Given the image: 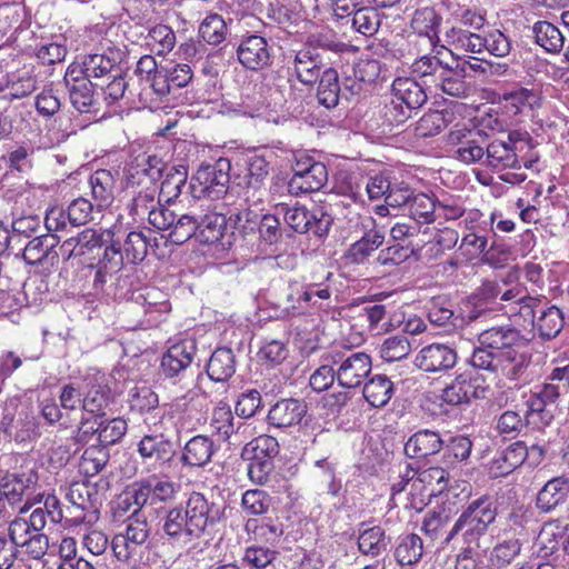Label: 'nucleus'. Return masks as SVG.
I'll list each match as a JSON object with an SVG mask.
<instances>
[{
    "label": "nucleus",
    "mask_w": 569,
    "mask_h": 569,
    "mask_svg": "<svg viewBox=\"0 0 569 569\" xmlns=\"http://www.w3.org/2000/svg\"><path fill=\"white\" fill-rule=\"evenodd\" d=\"M385 241V236L379 230L366 232L361 239L353 242L347 251V258L353 263H363Z\"/></svg>",
    "instance_id": "nucleus-47"
},
{
    "label": "nucleus",
    "mask_w": 569,
    "mask_h": 569,
    "mask_svg": "<svg viewBox=\"0 0 569 569\" xmlns=\"http://www.w3.org/2000/svg\"><path fill=\"white\" fill-rule=\"evenodd\" d=\"M333 358L328 361L336 365L338 383L343 388H357L362 385L372 369L371 357L363 351L332 349Z\"/></svg>",
    "instance_id": "nucleus-7"
},
{
    "label": "nucleus",
    "mask_w": 569,
    "mask_h": 569,
    "mask_svg": "<svg viewBox=\"0 0 569 569\" xmlns=\"http://www.w3.org/2000/svg\"><path fill=\"white\" fill-rule=\"evenodd\" d=\"M453 113L448 110H429L415 124V136L428 138L439 134L451 122Z\"/></svg>",
    "instance_id": "nucleus-43"
},
{
    "label": "nucleus",
    "mask_w": 569,
    "mask_h": 569,
    "mask_svg": "<svg viewBox=\"0 0 569 569\" xmlns=\"http://www.w3.org/2000/svg\"><path fill=\"white\" fill-rule=\"evenodd\" d=\"M478 343L492 350L498 359L506 357L507 351H515L526 346V339L516 328L509 326L492 327L478 335Z\"/></svg>",
    "instance_id": "nucleus-16"
},
{
    "label": "nucleus",
    "mask_w": 569,
    "mask_h": 569,
    "mask_svg": "<svg viewBox=\"0 0 569 569\" xmlns=\"http://www.w3.org/2000/svg\"><path fill=\"white\" fill-rule=\"evenodd\" d=\"M274 209L288 227L298 233L311 232L321 238L329 232L331 217L321 210L309 211L298 203L290 206L283 202L277 203Z\"/></svg>",
    "instance_id": "nucleus-9"
},
{
    "label": "nucleus",
    "mask_w": 569,
    "mask_h": 569,
    "mask_svg": "<svg viewBox=\"0 0 569 569\" xmlns=\"http://www.w3.org/2000/svg\"><path fill=\"white\" fill-rule=\"evenodd\" d=\"M236 372V358L231 349H216L207 365L209 378L217 382L228 381Z\"/></svg>",
    "instance_id": "nucleus-36"
},
{
    "label": "nucleus",
    "mask_w": 569,
    "mask_h": 569,
    "mask_svg": "<svg viewBox=\"0 0 569 569\" xmlns=\"http://www.w3.org/2000/svg\"><path fill=\"white\" fill-rule=\"evenodd\" d=\"M247 188L244 192V201L259 204L262 202L264 194V180L269 174V162L263 156L251 154L247 159Z\"/></svg>",
    "instance_id": "nucleus-20"
},
{
    "label": "nucleus",
    "mask_w": 569,
    "mask_h": 569,
    "mask_svg": "<svg viewBox=\"0 0 569 569\" xmlns=\"http://www.w3.org/2000/svg\"><path fill=\"white\" fill-rule=\"evenodd\" d=\"M416 78H397L392 96L411 110L421 108L428 100L427 91H441L453 98L469 97L472 88L465 81V68L451 67L436 56H422L411 64Z\"/></svg>",
    "instance_id": "nucleus-1"
},
{
    "label": "nucleus",
    "mask_w": 569,
    "mask_h": 569,
    "mask_svg": "<svg viewBox=\"0 0 569 569\" xmlns=\"http://www.w3.org/2000/svg\"><path fill=\"white\" fill-rule=\"evenodd\" d=\"M217 447L207 436H194L182 448L180 462L189 468H202L211 462Z\"/></svg>",
    "instance_id": "nucleus-22"
},
{
    "label": "nucleus",
    "mask_w": 569,
    "mask_h": 569,
    "mask_svg": "<svg viewBox=\"0 0 569 569\" xmlns=\"http://www.w3.org/2000/svg\"><path fill=\"white\" fill-rule=\"evenodd\" d=\"M150 528L144 519L129 518L124 530L117 533L111 542L112 551L119 561L138 563L149 551Z\"/></svg>",
    "instance_id": "nucleus-5"
},
{
    "label": "nucleus",
    "mask_w": 569,
    "mask_h": 569,
    "mask_svg": "<svg viewBox=\"0 0 569 569\" xmlns=\"http://www.w3.org/2000/svg\"><path fill=\"white\" fill-rule=\"evenodd\" d=\"M479 378L470 371L457 375L442 389L441 399L450 406L469 403L472 399L486 397V388L479 383Z\"/></svg>",
    "instance_id": "nucleus-14"
},
{
    "label": "nucleus",
    "mask_w": 569,
    "mask_h": 569,
    "mask_svg": "<svg viewBox=\"0 0 569 569\" xmlns=\"http://www.w3.org/2000/svg\"><path fill=\"white\" fill-rule=\"evenodd\" d=\"M333 358V350H329L321 356L320 367L310 377V387L318 392L327 390L333 381H338L336 365L328 360Z\"/></svg>",
    "instance_id": "nucleus-54"
},
{
    "label": "nucleus",
    "mask_w": 569,
    "mask_h": 569,
    "mask_svg": "<svg viewBox=\"0 0 569 569\" xmlns=\"http://www.w3.org/2000/svg\"><path fill=\"white\" fill-rule=\"evenodd\" d=\"M188 179V169L183 164L172 166L166 172L164 179L158 188V193L161 194L167 202L176 200L182 188L186 186Z\"/></svg>",
    "instance_id": "nucleus-50"
},
{
    "label": "nucleus",
    "mask_w": 569,
    "mask_h": 569,
    "mask_svg": "<svg viewBox=\"0 0 569 569\" xmlns=\"http://www.w3.org/2000/svg\"><path fill=\"white\" fill-rule=\"evenodd\" d=\"M569 495V478L555 477L548 480L537 495V508L542 512H549L565 502Z\"/></svg>",
    "instance_id": "nucleus-28"
},
{
    "label": "nucleus",
    "mask_w": 569,
    "mask_h": 569,
    "mask_svg": "<svg viewBox=\"0 0 569 569\" xmlns=\"http://www.w3.org/2000/svg\"><path fill=\"white\" fill-rule=\"evenodd\" d=\"M210 427L222 440H229L232 436H238L248 428L243 422L234 421L231 407L224 401H219L213 407L210 416Z\"/></svg>",
    "instance_id": "nucleus-26"
},
{
    "label": "nucleus",
    "mask_w": 569,
    "mask_h": 569,
    "mask_svg": "<svg viewBox=\"0 0 569 569\" xmlns=\"http://www.w3.org/2000/svg\"><path fill=\"white\" fill-rule=\"evenodd\" d=\"M539 337L545 340L556 338L563 328L562 311L556 306H551L543 310L538 317L535 326Z\"/></svg>",
    "instance_id": "nucleus-51"
},
{
    "label": "nucleus",
    "mask_w": 569,
    "mask_h": 569,
    "mask_svg": "<svg viewBox=\"0 0 569 569\" xmlns=\"http://www.w3.org/2000/svg\"><path fill=\"white\" fill-rule=\"evenodd\" d=\"M150 224L160 231H168L166 239L172 244H183L197 233L198 219L189 213H178L166 207L154 211Z\"/></svg>",
    "instance_id": "nucleus-10"
},
{
    "label": "nucleus",
    "mask_w": 569,
    "mask_h": 569,
    "mask_svg": "<svg viewBox=\"0 0 569 569\" xmlns=\"http://www.w3.org/2000/svg\"><path fill=\"white\" fill-rule=\"evenodd\" d=\"M445 446L439 432L421 429L415 432L405 443V453L411 459H422L438 453Z\"/></svg>",
    "instance_id": "nucleus-23"
},
{
    "label": "nucleus",
    "mask_w": 569,
    "mask_h": 569,
    "mask_svg": "<svg viewBox=\"0 0 569 569\" xmlns=\"http://www.w3.org/2000/svg\"><path fill=\"white\" fill-rule=\"evenodd\" d=\"M149 248H152V243L143 232L131 231L126 236L121 250L126 262L136 264L146 258Z\"/></svg>",
    "instance_id": "nucleus-53"
},
{
    "label": "nucleus",
    "mask_w": 569,
    "mask_h": 569,
    "mask_svg": "<svg viewBox=\"0 0 569 569\" xmlns=\"http://www.w3.org/2000/svg\"><path fill=\"white\" fill-rule=\"evenodd\" d=\"M284 299L286 310L290 315L312 313L329 307L331 290L327 286L293 279L288 282Z\"/></svg>",
    "instance_id": "nucleus-6"
},
{
    "label": "nucleus",
    "mask_w": 569,
    "mask_h": 569,
    "mask_svg": "<svg viewBox=\"0 0 569 569\" xmlns=\"http://www.w3.org/2000/svg\"><path fill=\"white\" fill-rule=\"evenodd\" d=\"M176 495L177 485L168 478L156 475L136 481L131 488V497L138 509L170 502Z\"/></svg>",
    "instance_id": "nucleus-12"
},
{
    "label": "nucleus",
    "mask_w": 569,
    "mask_h": 569,
    "mask_svg": "<svg viewBox=\"0 0 569 569\" xmlns=\"http://www.w3.org/2000/svg\"><path fill=\"white\" fill-rule=\"evenodd\" d=\"M229 223L222 213L211 212L198 220L199 229L197 230L198 240L201 243H214L222 239L224 230Z\"/></svg>",
    "instance_id": "nucleus-46"
},
{
    "label": "nucleus",
    "mask_w": 569,
    "mask_h": 569,
    "mask_svg": "<svg viewBox=\"0 0 569 569\" xmlns=\"http://www.w3.org/2000/svg\"><path fill=\"white\" fill-rule=\"evenodd\" d=\"M230 161L224 158L218 159L213 164L200 166L191 180L196 196L211 200L226 196L230 183Z\"/></svg>",
    "instance_id": "nucleus-8"
},
{
    "label": "nucleus",
    "mask_w": 569,
    "mask_h": 569,
    "mask_svg": "<svg viewBox=\"0 0 569 569\" xmlns=\"http://www.w3.org/2000/svg\"><path fill=\"white\" fill-rule=\"evenodd\" d=\"M423 556V542L420 536L409 533L402 536L395 550V558L401 567L416 566Z\"/></svg>",
    "instance_id": "nucleus-45"
},
{
    "label": "nucleus",
    "mask_w": 569,
    "mask_h": 569,
    "mask_svg": "<svg viewBox=\"0 0 569 569\" xmlns=\"http://www.w3.org/2000/svg\"><path fill=\"white\" fill-rule=\"evenodd\" d=\"M120 61V51L108 48L102 53H92L84 57L82 63H77L88 78H102L109 74Z\"/></svg>",
    "instance_id": "nucleus-31"
},
{
    "label": "nucleus",
    "mask_w": 569,
    "mask_h": 569,
    "mask_svg": "<svg viewBox=\"0 0 569 569\" xmlns=\"http://www.w3.org/2000/svg\"><path fill=\"white\" fill-rule=\"evenodd\" d=\"M291 63L293 74L306 86H313L327 69L320 53L310 47L296 51Z\"/></svg>",
    "instance_id": "nucleus-19"
},
{
    "label": "nucleus",
    "mask_w": 569,
    "mask_h": 569,
    "mask_svg": "<svg viewBox=\"0 0 569 569\" xmlns=\"http://www.w3.org/2000/svg\"><path fill=\"white\" fill-rule=\"evenodd\" d=\"M279 453V443L274 437L261 435L249 441L243 450L242 457H254L273 461Z\"/></svg>",
    "instance_id": "nucleus-58"
},
{
    "label": "nucleus",
    "mask_w": 569,
    "mask_h": 569,
    "mask_svg": "<svg viewBox=\"0 0 569 569\" xmlns=\"http://www.w3.org/2000/svg\"><path fill=\"white\" fill-rule=\"evenodd\" d=\"M560 396L559 386L553 383H545L528 400V411L526 419L528 423L536 422L535 415L541 412L552 419V413L546 409L547 405L555 403Z\"/></svg>",
    "instance_id": "nucleus-44"
},
{
    "label": "nucleus",
    "mask_w": 569,
    "mask_h": 569,
    "mask_svg": "<svg viewBox=\"0 0 569 569\" xmlns=\"http://www.w3.org/2000/svg\"><path fill=\"white\" fill-rule=\"evenodd\" d=\"M442 48L461 50L469 53L482 52V34L462 27L452 26L445 31Z\"/></svg>",
    "instance_id": "nucleus-32"
},
{
    "label": "nucleus",
    "mask_w": 569,
    "mask_h": 569,
    "mask_svg": "<svg viewBox=\"0 0 569 569\" xmlns=\"http://www.w3.org/2000/svg\"><path fill=\"white\" fill-rule=\"evenodd\" d=\"M532 33L536 43L548 52H559L563 47V36L556 26L548 21L536 22L532 27Z\"/></svg>",
    "instance_id": "nucleus-49"
},
{
    "label": "nucleus",
    "mask_w": 569,
    "mask_h": 569,
    "mask_svg": "<svg viewBox=\"0 0 569 569\" xmlns=\"http://www.w3.org/2000/svg\"><path fill=\"white\" fill-rule=\"evenodd\" d=\"M370 331L381 335L396 328V312L392 305L369 303L362 308Z\"/></svg>",
    "instance_id": "nucleus-34"
},
{
    "label": "nucleus",
    "mask_w": 569,
    "mask_h": 569,
    "mask_svg": "<svg viewBox=\"0 0 569 569\" xmlns=\"http://www.w3.org/2000/svg\"><path fill=\"white\" fill-rule=\"evenodd\" d=\"M71 104L79 112H90L97 103L93 84L90 78L83 76L82 69L77 63H71L63 77Z\"/></svg>",
    "instance_id": "nucleus-13"
},
{
    "label": "nucleus",
    "mask_w": 569,
    "mask_h": 569,
    "mask_svg": "<svg viewBox=\"0 0 569 569\" xmlns=\"http://www.w3.org/2000/svg\"><path fill=\"white\" fill-rule=\"evenodd\" d=\"M395 392L392 381L385 375H376L363 386V397L375 408L385 407Z\"/></svg>",
    "instance_id": "nucleus-42"
},
{
    "label": "nucleus",
    "mask_w": 569,
    "mask_h": 569,
    "mask_svg": "<svg viewBox=\"0 0 569 569\" xmlns=\"http://www.w3.org/2000/svg\"><path fill=\"white\" fill-rule=\"evenodd\" d=\"M132 194L131 202L129 203V213L133 220H143L147 216L150 223V217L154 211L164 209L166 206L160 204L157 199L158 188H127Z\"/></svg>",
    "instance_id": "nucleus-27"
},
{
    "label": "nucleus",
    "mask_w": 569,
    "mask_h": 569,
    "mask_svg": "<svg viewBox=\"0 0 569 569\" xmlns=\"http://www.w3.org/2000/svg\"><path fill=\"white\" fill-rule=\"evenodd\" d=\"M303 400L287 398L277 401L268 412V421L276 428H290L301 422L307 413Z\"/></svg>",
    "instance_id": "nucleus-21"
},
{
    "label": "nucleus",
    "mask_w": 569,
    "mask_h": 569,
    "mask_svg": "<svg viewBox=\"0 0 569 569\" xmlns=\"http://www.w3.org/2000/svg\"><path fill=\"white\" fill-rule=\"evenodd\" d=\"M485 166L496 170L519 169L520 160L516 146L500 139L487 141Z\"/></svg>",
    "instance_id": "nucleus-25"
},
{
    "label": "nucleus",
    "mask_w": 569,
    "mask_h": 569,
    "mask_svg": "<svg viewBox=\"0 0 569 569\" xmlns=\"http://www.w3.org/2000/svg\"><path fill=\"white\" fill-rule=\"evenodd\" d=\"M59 239L51 234H42L32 238L23 249V260L29 264H39L44 261L54 264L58 261L56 247Z\"/></svg>",
    "instance_id": "nucleus-24"
},
{
    "label": "nucleus",
    "mask_w": 569,
    "mask_h": 569,
    "mask_svg": "<svg viewBox=\"0 0 569 569\" xmlns=\"http://www.w3.org/2000/svg\"><path fill=\"white\" fill-rule=\"evenodd\" d=\"M224 508L203 493L192 491L183 505L167 510L161 530L172 545L187 546L216 527L223 517Z\"/></svg>",
    "instance_id": "nucleus-2"
},
{
    "label": "nucleus",
    "mask_w": 569,
    "mask_h": 569,
    "mask_svg": "<svg viewBox=\"0 0 569 569\" xmlns=\"http://www.w3.org/2000/svg\"><path fill=\"white\" fill-rule=\"evenodd\" d=\"M199 36L211 46H218L226 40L227 24L218 13L207 16L199 26Z\"/></svg>",
    "instance_id": "nucleus-57"
},
{
    "label": "nucleus",
    "mask_w": 569,
    "mask_h": 569,
    "mask_svg": "<svg viewBox=\"0 0 569 569\" xmlns=\"http://www.w3.org/2000/svg\"><path fill=\"white\" fill-rule=\"evenodd\" d=\"M89 186L99 213L113 201L116 178L110 170L100 169L89 177Z\"/></svg>",
    "instance_id": "nucleus-30"
},
{
    "label": "nucleus",
    "mask_w": 569,
    "mask_h": 569,
    "mask_svg": "<svg viewBox=\"0 0 569 569\" xmlns=\"http://www.w3.org/2000/svg\"><path fill=\"white\" fill-rule=\"evenodd\" d=\"M109 461V451L101 446L87 448L81 457L79 468L87 477L98 475Z\"/></svg>",
    "instance_id": "nucleus-59"
},
{
    "label": "nucleus",
    "mask_w": 569,
    "mask_h": 569,
    "mask_svg": "<svg viewBox=\"0 0 569 569\" xmlns=\"http://www.w3.org/2000/svg\"><path fill=\"white\" fill-rule=\"evenodd\" d=\"M498 516L496 501L489 495H482L462 507L461 513L445 538L450 543L456 538L462 542L459 560H471L480 549L481 539Z\"/></svg>",
    "instance_id": "nucleus-3"
},
{
    "label": "nucleus",
    "mask_w": 569,
    "mask_h": 569,
    "mask_svg": "<svg viewBox=\"0 0 569 569\" xmlns=\"http://www.w3.org/2000/svg\"><path fill=\"white\" fill-rule=\"evenodd\" d=\"M42 147L32 141H23L17 146L8 154L9 166L19 172H28L33 167L34 154L40 151Z\"/></svg>",
    "instance_id": "nucleus-55"
},
{
    "label": "nucleus",
    "mask_w": 569,
    "mask_h": 569,
    "mask_svg": "<svg viewBox=\"0 0 569 569\" xmlns=\"http://www.w3.org/2000/svg\"><path fill=\"white\" fill-rule=\"evenodd\" d=\"M238 61L248 70H262L270 64L271 54L266 38L249 34L242 38L237 49Z\"/></svg>",
    "instance_id": "nucleus-17"
},
{
    "label": "nucleus",
    "mask_w": 569,
    "mask_h": 569,
    "mask_svg": "<svg viewBox=\"0 0 569 569\" xmlns=\"http://www.w3.org/2000/svg\"><path fill=\"white\" fill-rule=\"evenodd\" d=\"M437 202L428 194L413 193L408 207L410 217L419 223H431L435 220Z\"/></svg>",
    "instance_id": "nucleus-60"
},
{
    "label": "nucleus",
    "mask_w": 569,
    "mask_h": 569,
    "mask_svg": "<svg viewBox=\"0 0 569 569\" xmlns=\"http://www.w3.org/2000/svg\"><path fill=\"white\" fill-rule=\"evenodd\" d=\"M501 293L499 283L486 280L477 290V303L473 309L468 313V320L473 321L485 316L490 310H502V306L497 299Z\"/></svg>",
    "instance_id": "nucleus-37"
},
{
    "label": "nucleus",
    "mask_w": 569,
    "mask_h": 569,
    "mask_svg": "<svg viewBox=\"0 0 569 569\" xmlns=\"http://www.w3.org/2000/svg\"><path fill=\"white\" fill-rule=\"evenodd\" d=\"M196 355V345L193 341H182L171 346L162 356L160 371L164 381L177 387L173 399L176 406L181 400L192 399L191 388L194 385L193 375L189 368Z\"/></svg>",
    "instance_id": "nucleus-4"
},
{
    "label": "nucleus",
    "mask_w": 569,
    "mask_h": 569,
    "mask_svg": "<svg viewBox=\"0 0 569 569\" xmlns=\"http://www.w3.org/2000/svg\"><path fill=\"white\" fill-rule=\"evenodd\" d=\"M328 180L327 167L321 164H313L309 172L300 177H291L288 182V191L292 196L302 193H310L319 191Z\"/></svg>",
    "instance_id": "nucleus-35"
},
{
    "label": "nucleus",
    "mask_w": 569,
    "mask_h": 569,
    "mask_svg": "<svg viewBox=\"0 0 569 569\" xmlns=\"http://www.w3.org/2000/svg\"><path fill=\"white\" fill-rule=\"evenodd\" d=\"M450 521V509H447L443 506H438L425 515L421 523V531L431 539H437L440 531L446 528Z\"/></svg>",
    "instance_id": "nucleus-62"
},
{
    "label": "nucleus",
    "mask_w": 569,
    "mask_h": 569,
    "mask_svg": "<svg viewBox=\"0 0 569 569\" xmlns=\"http://www.w3.org/2000/svg\"><path fill=\"white\" fill-rule=\"evenodd\" d=\"M99 446L107 449L108 446L119 442L127 432L128 425L123 418L99 420Z\"/></svg>",
    "instance_id": "nucleus-64"
},
{
    "label": "nucleus",
    "mask_w": 569,
    "mask_h": 569,
    "mask_svg": "<svg viewBox=\"0 0 569 569\" xmlns=\"http://www.w3.org/2000/svg\"><path fill=\"white\" fill-rule=\"evenodd\" d=\"M486 143V134L481 133V138L473 136L455 150V158L467 164L481 162L485 166Z\"/></svg>",
    "instance_id": "nucleus-61"
},
{
    "label": "nucleus",
    "mask_w": 569,
    "mask_h": 569,
    "mask_svg": "<svg viewBox=\"0 0 569 569\" xmlns=\"http://www.w3.org/2000/svg\"><path fill=\"white\" fill-rule=\"evenodd\" d=\"M318 80V102L327 109L337 107L341 97V84L337 70L333 68L325 69Z\"/></svg>",
    "instance_id": "nucleus-40"
},
{
    "label": "nucleus",
    "mask_w": 569,
    "mask_h": 569,
    "mask_svg": "<svg viewBox=\"0 0 569 569\" xmlns=\"http://www.w3.org/2000/svg\"><path fill=\"white\" fill-rule=\"evenodd\" d=\"M94 212H97L96 203L83 197L73 199L67 207V218L72 227L84 226L92 221Z\"/></svg>",
    "instance_id": "nucleus-63"
},
{
    "label": "nucleus",
    "mask_w": 569,
    "mask_h": 569,
    "mask_svg": "<svg viewBox=\"0 0 569 569\" xmlns=\"http://www.w3.org/2000/svg\"><path fill=\"white\" fill-rule=\"evenodd\" d=\"M428 319L435 326L449 329L461 327L463 323V319L456 313L453 303L443 298H436L430 301Z\"/></svg>",
    "instance_id": "nucleus-41"
},
{
    "label": "nucleus",
    "mask_w": 569,
    "mask_h": 569,
    "mask_svg": "<svg viewBox=\"0 0 569 569\" xmlns=\"http://www.w3.org/2000/svg\"><path fill=\"white\" fill-rule=\"evenodd\" d=\"M458 361L455 347L447 343H430L421 348L415 358V365L425 372H446L452 369Z\"/></svg>",
    "instance_id": "nucleus-15"
},
{
    "label": "nucleus",
    "mask_w": 569,
    "mask_h": 569,
    "mask_svg": "<svg viewBox=\"0 0 569 569\" xmlns=\"http://www.w3.org/2000/svg\"><path fill=\"white\" fill-rule=\"evenodd\" d=\"M137 452L143 462L163 466L172 461L176 447L163 433H150L144 435L137 443Z\"/></svg>",
    "instance_id": "nucleus-18"
},
{
    "label": "nucleus",
    "mask_w": 569,
    "mask_h": 569,
    "mask_svg": "<svg viewBox=\"0 0 569 569\" xmlns=\"http://www.w3.org/2000/svg\"><path fill=\"white\" fill-rule=\"evenodd\" d=\"M568 530L569 523L559 518L543 522L537 539L539 556L549 558L557 552Z\"/></svg>",
    "instance_id": "nucleus-29"
},
{
    "label": "nucleus",
    "mask_w": 569,
    "mask_h": 569,
    "mask_svg": "<svg viewBox=\"0 0 569 569\" xmlns=\"http://www.w3.org/2000/svg\"><path fill=\"white\" fill-rule=\"evenodd\" d=\"M167 163L157 154L141 152L130 160L126 170L127 188H158Z\"/></svg>",
    "instance_id": "nucleus-11"
},
{
    "label": "nucleus",
    "mask_w": 569,
    "mask_h": 569,
    "mask_svg": "<svg viewBox=\"0 0 569 569\" xmlns=\"http://www.w3.org/2000/svg\"><path fill=\"white\" fill-rule=\"evenodd\" d=\"M103 242L102 234L94 229L88 228L81 231L77 237L67 239L62 244V249L69 250V257L83 256L92 252L97 248H101Z\"/></svg>",
    "instance_id": "nucleus-48"
},
{
    "label": "nucleus",
    "mask_w": 569,
    "mask_h": 569,
    "mask_svg": "<svg viewBox=\"0 0 569 569\" xmlns=\"http://www.w3.org/2000/svg\"><path fill=\"white\" fill-rule=\"evenodd\" d=\"M390 543V538L380 526L362 528L359 530L358 549L365 556L379 557Z\"/></svg>",
    "instance_id": "nucleus-38"
},
{
    "label": "nucleus",
    "mask_w": 569,
    "mask_h": 569,
    "mask_svg": "<svg viewBox=\"0 0 569 569\" xmlns=\"http://www.w3.org/2000/svg\"><path fill=\"white\" fill-rule=\"evenodd\" d=\"M246 531L252 533L256 540H262L269 545L277 543L283 535V526L278 521H261L249 519L244 525Z\"/></svg>",
    "instance_id": "nucleus-56"
},
{
    "label": "nucleus",
    "mask_w": 569,
    "mask_h": 569,
    "mask_svg": "<svg viewBox=\"0 0 569 569\" xmlns=\"http://www.w3.org/2000/svg\"><path fill=\"white\" fill-rule=\"evenodd\" d=\"M441 23V17L432 8H422L415 12L411 20L413 31L426 37L432 47L440 41L438 29Z\"/></svg>",
    "instance_id": "nucleus-39"
},
{
    "label": "nucleus",
    "mask_w": 569,
    "mask_h": 569,
    "mask_svg": "<svg viewBox=\"0 0 569 569\" xmlns=\"http://www.w3.org/2000/svg\"><path fill=\"white\" fill-rule=\"evenodd\" d=\"M523 465L522 441H516L499 452L489 463V473L493 478L510 475Z\"/></svg>",
    "instance_id": "nucleus-33"
},
{
    "label": "nucleus",
    "mask_w": 569,
    "mask_h": 569,
    "mask_svg": "<svg viewBox=\"0 0 569 569\" xmlns=\"http://www.w3.org/2000/svg\"><path fill=\"white\" fill-rule=\"evenodd\" d=\"M349 22L355 31L370 37L378 31L381 19L376 8L362 7L352 12V16L347 20V23Z\"/></svg>",
    "instance_id": "nucleus-52"
}]
</instances>
